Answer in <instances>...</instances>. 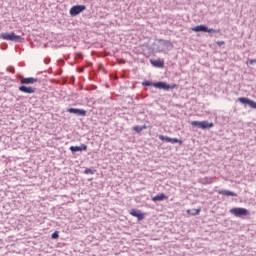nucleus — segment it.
Instances as JSON below:
<instances>
[{
    "mask_svg": "<svg viewBox=\"0 0 256 256\" xmlns=\"http://www.w3.org/2000/svg\"><path fill=\"white\" fill-rule=\"evenodd\" d=\"M133 129L136 131V133H141V131H143V128H141V126H134Z\"/></svg>",
    "mask_w": 256,
    "mask_h": 256,
    "instance_id": "nucleus-21",
    "label": "nucleus"
},
{
    "mask_svg": "<svg viewBox=\"0 0 256 256\" xmlns=\"http://www.w3.org/2000/svg\"><path fill=\"white\" fill-rule=\"evenodd\" d=\"M212 127H215L213 122L201 121V129H211Z\"/></svg>",
    "mask_w": 256,
    "mask_h": 256,
    "instance_id": "nucleus-12",
    "label": "nucleus"
},
{
    "mask_svg": "<svg viewBox=\"0 0 256 256\" xmlns=\"http://www.w3.org/2000/svg\"><path fill=\"white\" fill-rule=\"evenodd\" d=\"M52 239H59V231H55L52 235H51Z\"/></svg>",
    "mask_w": 256,
    "mask_h": 256,
    "instance_id": "nucleus-23",
    "label": "nucleus"
},
{
    "mask_svg": "<svg viewBox=\"0 0 256 256\" xmlns=\"http://www.w3.org/2000/svg\"><path fill=\"white\" fill-rule=\"evenodd\" d=\"M230 213L234 215V217H247V215H249V210L245 208H232Z\"/></svg>",
    "mask_w": 256,
    "mask_h": 256,
    "instance_id": "nucleus-2",
    "label": "nucleus"
},
{
    "mask_svg": "<svg viewBox=\"0 0 256 256\" xmlns=\"http://www.w3.org/2000/svg\"><path fill=\"white\" fill-rule=\"evenodd\" d=\"M219 195H224L225 197H237V194L229 190H219Z\"/></svg>",
    "mask_w": 256,
    "mask_h": 256,
    "instance_id": "nucleus-11",
    "label": "nucleus"
},
{
    "mask_svg": "<svg viewBox=\"0 0 256 256\" xmlns=\"http://www.w3.org/2000/svg\"><path fill=\"white\" fill-rule=\"evenodd\" d=\"M68 113H73L74 115H78L79 117H85L87 115V111L79 108H70L68 109Z\"/></svg>",
    "mask_w": 256,
    "mask_h": 256,
    "instance_id": "nucleus-7",
    "label": "nucleus"
},
{
    "mask_svg": "<svg viewBox=\"0 0 256 256\" xmlns=\"http://www.w3.org/2000/svg\"><path fill=\"white\" fill-rule=\"evenodd\" d=\"M165 199H167V196L163 193H160V194L154 196L152 198V201H154V203H157V201H165Z\"/></svg>",
    "mask_w": 256,
    "mask_h": 256,
    "instance_id": "nucleus-13",
    "label": "nucleus"
},
{
    "mask_svg": "<svg viewBox=\"0 0 256 256\" xmlns=\"http://www.w3.org/2000/svg\"><path fill=\"white\" fill-rule=\"evenodd\" d=\"M192 31H195V33L204 32V33H215V29L211 28L209 29L205 25H198L192 28Z\"/></svg>",
    "mask_w": 256,
    "mask_h": 256,
    "instance_id": "nucleus-4",
    "label": "nucleus"
},
{
    "mask_svg": "<svg viewBox=\"0 0 256 256\" xmlns=\"http://www.w3.org/2000/svg\"><path fill=\"white\" fill-rule=\"evenodd\" d=\"M0 141H1V137H0Z\"/></svg>",
    "mask_w": 256,
    "mask_h": 256,
    "instance_id": "nucleus-26",
    "label": "nucleus"
},
{
    "mask_svg": "<svg viewBox=\"0 0 256 256\" xmlns=\"http://www.w3.org/2000/svg\"><path fill=\"white\" fill-rule=\"evenodd\" d=\"M170 143L175 144V143H181V140L177 138H170Z\"/></svg>",
    "mask_w": 256,
    "mask_h": 256,
    "instance_id": "nucleus-22",
    "label": "nucleus"
},
{
    "mask_svg": "<svg viewBox=\"0 0 256 256\" xmlns=\"http://www.w3.org/2000/svg\"><path fill=\"white\" fill-rule=\"evenodd\" d=\"M84 173H86V175H93V170L91 168H87Z\"/></svg>",
    "mask_w": 256,
    "mask_h": 256,
    "instance_id": "nucleus-24",
    "label": "nucleus"
},
{
    "mask_svg": "<svg viewBox=\"0 0 256 256\" xmlns=\"http://www.w3.org/2000/svg\"><path fill=\"white\" fill-rule=\"evenodd\" d=\"M188 215H199L201 213V209H191L187 210Z\"/></svg>",
    "mask_w": 256,
    "mask_h": 256,
    "instance_id": "nucleus-16",
    "label": "nucleus"
},
{
    "mask_svg": "<svg viewBox=\"0 0 256 256\" xmlns=\"http://www.w3.org/2000/svg\"><path fill=\"white\" fill-rule=\"evenodd\" d=\"M85 9H87L85 5H75L71 7L69 13L71 17H77V15H79L80 13H83Z\"/></svg>",
    "mask_w": 256,
    "mask_h": 256,
    "instance_id": "nucleus-3",
    "label": "nucleus"
},
{
    "mask_svg": "<svg viewBox=\"0 0 256 256\" xmlns=\"http://www.w3.org/2000/svg\"><path fill=\"white\" fill-rule=\"evenodd\" d=\"M20 83L21 85H33V83H37V79L33 78V77H29V78H21L20 79Z\"/></svg>",
    "mask_w": 256,
    "mask_h": 256,
    "instance_id": "nucleus-8",
    "label": "nucleus"
},
{
    "mask_svg": "<svg viewBox=\"0 0 256 256\" xmlns=\"http://www.w3.org/2000/svg\"><path fill=\"white\" fill-rule=\"evenodd\" d=\"M142 85H143L144 87H151L152 85H155V83H153V82H151V81H144V82L142 83Z\"/></svg>",
    "mask_w": 256,
    "mask_h": 256,
    "instance_id": "nucleus-20",
    "label": "nucleus"
},
{
    "mask_svg": "<svg viewBox=\"0 0 256 256\" xmlns=\"http://www.w3.org/2000/svg\"><path fill=\"white\" fill-rule=\"evenodd\" d=\"M163 45L164 47H167V49H173V43H171V41L164 40Z\"/></svg>",
    "mask_w": 256,
    "mask_h": 256,
    "instance_id": "nucleus-17",
    "label": "nucleus"
},
{
    "mask_svg": "<svg viewBox=\"0 0 256 256\" xmlns=\"http://www.w3.org/2000/svg\"><path fill=\"white\" fill-rule=\"evenodd\" d=\"M254 63H256V59H251V60H249V64H250V65H254Z\"/></svg>",
    "mask_w": 256,
    "mask_h": 256,
    "instance_id": "nucleus-25",
    "label": "nucleus"
},
{
    "mask_svg": "<svg viewBox=\"0 0 256 256\" xmlns=\"http://www.w3.org/2000/svg\"><path fill=\"white\" fill-rule=\"evenodd\" d=\"M70 151L72 153H77L78 151H87V145L81 144L80 146H71Z\"/></svg>",
    "mask_w": 256,
    "mask_h": 256,
    "instance_id": "nucleus-10",
    "label": "nucleus"
},
{
    "mask_svg": "<svg viewBox=\"0 0 256 256\" xmlns=\"http://www.w3.org/2000/svg\"><path fill=\"white\" fill-rule=\"evenodd\" d=\"M130 215H132V217H137L138 221H143V214H141L140 212H137L136 210H131L130 211Z\"/></svg>",
    "mask_w": 256,
    "mask_h": 256,
    "instance_id": "nucleus-14",
    "label": "nucleus"
},
{
    "mask_svg": "<svg viewBox=\"0 0 256 256\" xmlns=\"http://www.w3.org/2000/svg\"><path fill=\"white\" fill-rule=\"evenodd\" d=\"M0 37L6 41H13L14 43H19L21 41V36L16 35L15 33H2Z\"/></svg>",
    "mask_w": 256,
    "mask_h": 256,
    "instance_id": "nucleus-1",
    "label": "nucleus"
},
{
    "mask_svg": "<svg viewBox=\"0 0 256 256\" xmlns=\"http://www.w3.org/2000/svg\"><path fill=\"white\" fill-rule=\"evenodd\" d=\"M191 125L192 127H198V129H201V121H192Z\"/></svg>",
    "mask_w": 256,
    "mask_h": 256,
    "instance_id": "nucleus-19",
    "label": "nucleus"
},
{
    "mask_svg": "<svg viewBox=\"0 0 256 256\" xmlns=\"http://www.w3.org/2000/svg\"><path fill=\"white\" fill-rule=\"evenodd\" d=\"M159 139L160 141H165L166 143H170L171 138H169L168 136H163V135H159Z\"/></svg>",
    "mask_w": 256,
    "mask_h": 256,
    "instance_id": "nucleus-18",
    "label": "nucleus"
},
{
    "mask_svg": "<svg viewBox=\"0 0 256 256\" xmlns=\"http://www.w3.org/2000/svg\"><path fill=\"white\" fill-rule=\"evenodd\" d=\"M153 87L157 89H164V91H169V89H175V86H171L165 82H156L153 84Z\"/></svg>",
    "mask_w": 256,
    "mask_h": 256,
    "instance_id": "nucleus-6",
    "label": "nucleus"
},
{
    "mask_svg": "<svg viewBox=\"0 0 256 256\" xmlns=\"http://www.w3.org/2000/svg\"><path fill=\"white\" fill-rule=\"evenodd\" d=\"M19 91H21V93H28V94H33L35 93V88L33 87H28V86H25V85H22L18 88Z\"/></svg>",
    "mask_w": 256,
    "mask_h": 256,
    "instance_id": "nucleus-9",
    "label": "nucleus"
},
{
    "mask_svg": "<svg viewBox=\"0 0 256 256\" xmlns=\"http://www.w3.org/2000/svg\"><path fill=\"white\" fill-rule=\"evenodd\" d=\"M151 65L154 67H163L164 63L161 60H151Z\"/></svg>",
    "mask_w": 256,
    "mask_h": 256,
    "instance_id": "nucleus-15",
    "label": "nucleus"
},
{
    "mask_svg": "<svg viewBox=\"0 0 256 256\" xmlns=\"http://www.w3.org/2000/svg\"><path fill=\"white\" fill-rule=\"evenodd\" d=\"M239 103H242L243 105H249L251 109H256V102L245 97L238 98Z\"/></svg>",
    "mask_w": 256,
    "mask_h": 256,
    "instance_id": "nucleus-5",
    "label": "nucleus"
}]
</instances>
